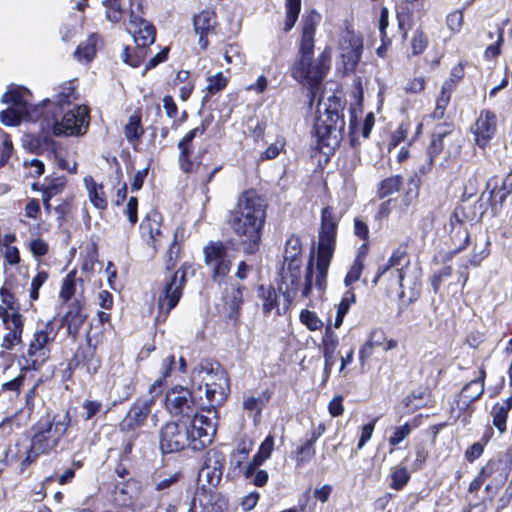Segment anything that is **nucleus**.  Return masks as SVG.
Wrapping results in <instances>:
<instances>
[{"label": "nucleus", "mask_w": 512, "mask_h": 512, "mask_svg": "<svg viewBox=\"0 0 512 512\" xmlns=\"http://www.w3.org/2000/svg\"><path fill=\"white\" fill-rule=\"evenodd\" d=\"M76 91L72 82L58 88L53 100H43L40 112V127L43 134L31 140V147L37 151L54 149V136H79L86 133L89 125V110L86 106L74 104Z\"/></svg>", "instance_id": "nucleus-1"}, {"label": "nucleus", "mask_w": 512, "mask_h": 512, "mask_svg": "<svg viewBox=\"0 0 512 512\" xmlns=\"http://www.w3.org/2000/svg\"><path fill=\"white\" fill-rule=\"evenodd\" d=\"M319 15H310L302 21V36L296 60L291 67V76L300 83L309 86V96L314 99L318 86L326 77L331 62L330 51L325 49L316 59L314 54V36Z\"/></svg>", "instance_id": "nucleus-2"}, {"label": "nucleus", "mask_w": 512, "mask_h": 512, "mask_svg": "<svg viewBox=\"0 0 512 512\" xmlns=\"http://www.w3.org/2000/svg\"><path fill=\"white\" fill-rule=\"evenodd\" d=\"M340 102L334 101L327 105L318 103V117L314 124L317 148L325 155L332 154L343 137L345 128L344 116L340 114Z\"/></svg>", "instance_id": "nucleus-3"}, {"label": "nucleus", "mask_w": 512, "mask_h": 512, "mask_svg": "<svg viewBox=\"0 0 512 512\" xmlns=\"http://www.w3.org/2000/svg\"><path fill=\"white\" fill-rule=\"evenodd\" d=\"M71 418L69 412L54 415L52 418L47 416L41 418L33 425V436L35 448L39 451H45L47 454L55 450L61 439L65 436Z\"/></svg>", "instance_id": "nucleus-4"}, {"label": "nucleus", "mask_w": 512, "mask_h": 512, "mask_svg": "<svg viewBox=\"0 0 512 512\" xmlns=\"http://www.w3.org/2000/svg\"><path fill=\"white\" fill-rule=\"evenodd\" d=\"M190 268V264L184 263L174 273L165 275L158 292V310L160 315L166 317L179 303L187 281V271Z\"/></svg>", "instance_id": "nucleus-5"}, {"label": "nucleus", "mask_w": 512, "mask_h": 512, "mask_svg": "<svg viewBox=\"0 0 512 512\" xmlns=\"http://www.w3.org/2000/svg\"><path fill=\"white\" fill-rule=\"evenodd\" d=\"M301 266L302 264H288L283 265L281 272V282L285 286L284 295L289 301L296 297L300 291L302 297H308L312 290L313 279L316 278V264L311 258L304 277L301 280Z\"/></svg>", "instance_id": "nucleus-6"}, {"label": "nucleus", "mask_w": 512, "mask_h": 512, "mask_svg": "<svg viewBox=\"0 0 512 512\" xmlns=\"http://www.w3.org/2000/svg\"><path fill=\"white\" fill-rule=\"evenodd\" d=\"M266 203L252 191H245L238 199L237 207L231 212L230 224H264Z\"/></svg>", "instance_id": "nucleus-7"}, {"label": "nucleus", "mask_w": 512, "mask_h": 512, "mask_svg": "<svg viewBox=\"0 0 512 512\" xmlns=\"http://www.w3.org/2000/svg\"><path fill=\"white\" fill-rule=\"evenodd\" d=\"M338 48L344 71L346 73L355 72L361 61L364 50L363 36L361 33L356 32L347 25L340 34Z\"/></svg>", "instance_id": "nucleus-8"}, {"label": "nucleus", "mask_w": 512, "mask_h": 512, "mask_svg": "<svg viewBox=\"0 0 512 512\" xmlns=\"http://www.w3.org/2000/svg\"><path fill=\"white\" fill-rule=\"evenodd\" d=\"M336 226H321L319 231L316 260L315 286L323 291L326 288L327 270L336 245Z\"/></svg>", "instance_id": "nucleus-9"}, {"label": "nucleus", "mask_w": 512, "mask_h": 512, "mask_svg": "<svg viewBox=\"0 0 512 512\" xmlns=\"http://www.w3.org/2000/svg\"><path fill=\"white\" fill-rule=\"evenodd\" d=\"M56 335L57 331L54 330L52 320L43 323L34 332L27 350L30 365L34 370H38L49 359V345Z\"/></svg>", "instance_id": "nucleus-10"}, {"label": "nucleus", "mask_w": 512, "mask_h": 512, "mask_svg": "<svg viewBox=\"0 0 512 512\" xmlns=\"http://www.w3.org/2000/svg\"><path fill=\"white\" fill-rule=\"evenodd\" d=\"M195 434L186 422H169L160 431V448L163 453H176L191 447Z\"/></svg>", "instance_id": "nucleus-11"}, {"label": "nucleus", "mask_w": 512, "mask_h": 512, "mask_svg": "<svg viewBox=\"0 0 512 512\" xmlns=\"http://www.w3.org/2000/svg\"><path fill=\"white\" fill-rule=\"evenodd\" d=\"M167 411L174 417L190 420L198 411V403L192 392L183 386H174L165 397Z\"/></svg>", "instance_id": "nucleus-12"}, {"label": "nucleus", "mask_w": 512, "mask_h": 512, "mask_svg": "<svg viewBox=\"0 0 512 512\" xmlns=\"http://www.w3.org/2000/svg\"><path fill=\"white\" fill-rule=\"evenodd\" d=\"M204 262L212 271L214 282H222L231 270L232 262L223 243L210 242L203 249Z\"/></svg>", "instance_id": "nucleus-13"}, {"label": "nucleus", "mask_w": 512, "mask_h": 512, "mask_svg": "<svg viewBox=\"0 0 512 512\" xmlns=\"http://www.w3.org/2000/svg\"><path fill=\"white\" fill-rule=\"evenodd\" d=\"M208 414L213 413V417L207 415L198 414V411L191 417L190 429L195 437L192 442L193 450H201L206 445L212 442L213 436L216 433V417L215 411L208 410Z\"/></svg>", "instance_id": "nucleus-14"}, {"label": "nucleus", "mask_w": 512, "mask_h": 512, "mask_svg": "<svg viewBox=\"0 0 512 512\" xmlns=\"http://www.w3.org/2000/svg\"><path fill=\"white\" fill-rule=\"evenodd\" d=\"M0 318L8 330L3 337L1 346L6 350H11L15 345L22 342L23 316L18 311L9 312L7 309L0 307Z\"/></svg>", "instance_id": "nucleus-15"}, {"label": "nucleus", "mask_w": 512, "mask_h": 512, "mask_svg": "<svg viewBox=\"0 0 512 512\" xmlns=\"http://www.w3.org/2000/svg\"><path fill=\"white\" fill-rule=\"evenodd\" d=\"M497 123V115L493 111L489 109H483L480 111L479 116L472 127L476 144L480 148H485L496 135Z\"/></svg>", "instance_id": "nucleus-16"}, {"label": "nucleus", "mask_w": 512, "mask_h": 512, "mask_svg": "<svg viewBox=\"0 0 512 512\" xmlns=\"http://www.w3.org/2000/svg\"><path fill=\"white\" fill-rule=\"evenodd\" d=\"M512 193V175H507L501 181L499 186V179L497 177H491L486 182L485 190L482 192L480 201H486L491 203L492 209L497 203L502 205L506 198Z\"/></svg>", "instance_id": "nucleus-17"}, {"label": "nucleus", "mask_w": 512, "mask_h": 512, "mask_svg": "<svg viewBox=\"0 0 512 512\" xmlns=\"http://www.w3.org/2000/svg\"><path fill=\"white\" fill-rule=\"evenodd\" d=\"M226 501L219 493L202 488L193 498L189 512H223Z\"/></svg>", "instance_id": "nucleus-18"}, {"label": "nucleus", "mask_w": 512, "mask_h": 512, "mask_svg": "<svg viewBox=\"0 0 512 512\" xmlns=\"http://www.w3.org/2000/svg\"><path fill=\"white\" fill-rule=\"evenodd\" d=\"M130 25L132 27L133 39L136 46L148 47L155 42L156 29L153 24L136 15L132 9L130 13Z\"/></svg>", "instance_id": "nucleus-19"}, {"label": "nucleus", "mask_w": 512, "mask_h": 512, "mask_svg": "<svg viewBox=\"0 0 512 512\" xmlns=\"http://www.w3.org/2000/svg\"><path fill=\"white\" fill-rule=\"evenodd\" d=\"M409 264V257L406 251L399 247L396 249L388 260V264L381 267L375 276L373 282L376 284L381 277L386 276L388 271H395L397 282L400 287H404L405 269Z\"/></svg>", "instance_id": "nucleus-20"}, {"label": "nucleus", "mask_w": 512, "mask_h": 512, "mask_svg": "<svg viewBox=\"0 0 512 512\" xmlns=\"http://www.w3.org/2000/svg\"><path fill=\"white\" fill-rule=\"evenodd\" d=\"M216 24L217 16L211 9H204L193 17L194 31L199 36L198 44L202 49L208 47L207 36L214 31Z\"/></svg>", "instance_id": "nucleus-21"}, {"label": "nucleus", "mask_w": 512, "mask_h": 512, "mask_svg": "<svg viewBox=\"0 0 512 512\" xmlns=\"http://www.w3.org/2000/svg\"><path fill=\"white\" fill-rule=\"evenodd\" d=\"M152 401L136 402L128 411L126 417L120 423L123 432L134 431L142 426L150 413Z\"/></svg>", "instance_id": "nucleus-22"}, {"label": "nucleus", "mask_w": 512, "mask_h": 512, "mask_svg": "<svg viewBox=\"0 0 512 512\" xmlns=\"http://www.w3.org/2000/svg\"><path fill=\"white\" fill-rule=\"evenodd\" d=\"M2 103L12 105V108L25 109L28 116V121L37 122L40 117V112L43 111V101L37 105H28L22 94L15 88L8 89L1 97Z\"/></svg>", "instance_id": "nucleus-23"}, {"label": "nucleus", "mask_w": 512, "mask_h": 512, "mask_svg": "<svg viewBox=\"0 0 512 512\" xmlns=\"http://www.w3.org/2000/svg\"><path fill=\"white\" fill-rule=\"evenodd\" d=\"M261 226H237L235 233L237 238L234 239L245 253H254L260 243Z\"/></svg>", "instance_id": "nucleus-24"}, {"label": "nucleus", "mask_w": 512, "mask_h": 512, "mask_svg": "<svg viewBox=\"0 0 512 512\" xmlns=\"http://www.w3.org/2000/svg\"><path fill=\"white\" fill-rule=\"evenodd\" d=\"M484 201L478 200L473 206L463 202L461 205L455 208L453 212V218L458 224H477L482 222L487 211L484 210Z\"/></svg>", "instance_id": "nucleus-25"}, {"label": "nucleus", "mask_w": 512, "mask_h": 512, "mask_svg": "<svg viewBox=\"0 0 512 512\" xmlns=\"http://www.w3.org/2000/svg\"><path fill=\"white\" fill-rule=\"evenodd\" d=\"M432 137L449 142V147L446 150V159L455 158L460 154V136L455 132L453 124L442 123L437 125L432 133Z\"/></svg>", "instance_id": "nucleus-26"}, {"label": "nucleus", "mask_w": 512, "mask_h": 512, "mask_svg": "<svg viewBox=\"0 0 512 512\" xmlns=\"http://www.w3.org/2000/svg\"><path fill=\"white\" fill-rule=\"evenodd\" d=\"M87 313L84 311V304L76 299L73 301L63 318V325L67 327V331L73 337H76L79 330L87 320Z\"/></svg>", "instance_id": "nucleus-27"}, {"label": "nucleus", "mask_w": 512, "mask_h": 512, "mask_svg": "<svg viewBox=\"0 0 512 512\" xmlns=\"http://www.w3.org/2000/svg\"><path fill=\"white\" fill-rule=\"evenodd\" d=\"M217 383L210 384L208 388H205V395L209 402V405L213 408L224 403L227 399L230 387L229 380L226 372H218L216 374Z\"/></svg>", "instance_id": "nucleus-28"}, {"label": "nucleus", "mask_w": 512, "mask_h": 512, "mask_svg": "<svg viewBox=\"0 0 512 512\" xmlns=\"http://www.w3.org/2000/svg\"><path fill=\"white\" fill-rule=\"evenodd\" d=\"M338 346V338L329 327L326 328L322 340V352L324 357V381L329 378L332 368L335 364V351Z\"/></svg>", "instance_id": "nucleus-29"}, {"label": "nucleus", "mask_w": 512, "mask_h": 512, "mask_svg": "<svg viewBox=\"0 0 512 512\" xmlns=\"http://www.w3.org/2000/svg\"><path fill=\"white\" fill-rule=\"evenodd\" d=\"M485 376V371L481 369L480 376L470 381L463 387L460 393L459 403L463 404L465 407H468L471 403L481 397L484 392Z\"/></svg>", "instance_id": "nucleus-30"}, {"label": "nucleus", "mask_w": 512, "mask_h": 512, "mask_svg": "<svg viewBox=\"0 0 512 512\" xmlns=\"http://www.w3.org/2000/svg\"><path fill=\"white\" fill-rule=\"evenodd\" d=\"M66 184V178L64 176L54 177V178H46L44 183L42 184V194H43V204L45 210L50 212L51 204L50 200L60 194Z\"/></svg>", "instance_id": "nucleus-31"}, {"label": "nucleus", "mask_w": 512, "mask_h": 512, "mask_svg": "<svg viewBox=\"0 0 512 512\" xmlns=\"http://www.w3.org/2000/svg\"><path fill=\"white\" fill-rule=\"evenodd\" d=\"M484 479L492 478L495 482H503L508 476L506 463L499 459L490 460L479 472Z\"/></svg>", "instance_id": "nucleus-32"}, {"label": "nucleus", "mask_w": 512, "mask_h": 512, "mask_svg": "<svg viewBox=\"0 0 512 512\" xmlns=\"http://www.w3.org/2000/svg\"><path fill=\"white\" fill-rule=\"evenodd\" d=\"M321 436V432L312 431L311 436L296 450L297 466H304L315 456L314 444Z\"/></svg>", "instance_id": "nucleus-33"}, {"label": "nucleus", "mask_w": 512, "mask_h": 512, "mask_svg": "<svg viewBox=\"0 0 512 512\" xmlns=\"http://www.w3.org/2000/svg\"><path fill=\"white\" fill-rule=\"evenodd\" d=\"M511 408L512 396L506 398L502 403H496L492 408L493 425L500 433L506 431L507 416Z\"/></svg>", "instance_id": "nucleus-34"}, {"label": "nucleus", "mask_w": 512, "mask_h": 512, "mask_svg": "<svg viewBox=\"0 0 512 512\" xmlns=\"http://www.w3.org/2000/svg\"><path fill=\"white\" fill-rule=\"evenodd\" d=\"M450 238L455 245V249L447 253L445 261L451 260L452 256L466 248L469 242V232L466 226H452L450 230Z\"/></svg>", "instance_id": "nucleus-35"}, {"label": "nucleus", "mask_w": 512, "mask_h": 512, "mask_svg": "<svg viewBox=\"0 0 512 512\" xmlns=\"http://www.w3.org/2000/svg\"><path fill=\"white\" fill-rule=\"evenodd\" d=\"M85 183L91 203L98 209H105L107 207V200L103 192V186L98 185L91 177H86Z\"/></svg>", "instance_id": "nucleus-36"}, {"label": "nucleus", "mask_w": 512, "mask_h": 512, "mask_svg": "<svg viewBox=\"0 0 512 512\" xmlns=\"http://www.w3.org/2000/svg\"><path fill=\"white\" fill-rule=\"evenodd\" d=\"M196 372L199 374L205 372L207 374L204 386L205 388H208L210 384L213 385L214 383H217L216 374H218V372L225 371L221 368V366L218 363H212L209 360H203L196 366Z\"/></svg>", "instance_id": "nucleus-37"}, {"label": "nucleus", "mask_w": 512, "mask_h": 512, "mask_svg": "<svg viewBox=\"0 0 512 512\" xmlns=\"http://www.w3.org/2000/svg\"><path fill=\"white\" fill-rule=\"evenodd\" d=\"M23 119L28 120L25 109L9 107L0 112V121L5 126H17Z\"/></svg>", "instance_id": "nucleus-38"}, {"label": "nucleus", "mask_w": 512, "mask_h": 512, "mask_svg": "<svg viewBox=\"0 0 512 512\" xmlns=\"http://www.w3.org/2000/svg\"><path fill=\"white\" fill-rule=\"evenodd\" d=\"M301 10V0H285L286 18L284 32H289L295 26Z\"/></svg>", "instance_id": "nucleus-39"}, {"label": "nucleus", "mask_w": 512, "mask_h": 512, "mask_svg": "<svg viewBox=\"0 0 512 512\" xmlns=\"http://www.w3.org/2000/svg\"><path fill=\"white\" fill-rule=\"evenodd\" d=\"M180 233V229H176L174 232V240L172 244L170 245L165 259V275H168L169 273H174V268L178 263L179 259V252H180V246L178 245V236Z\"/></svg>", "instance_id": "nucleus-40"}, {"label": "nucleus", "mask_w": 512, "mask_h": 512, "mask_svg": "<svg viewBox=\"0 0 512 512\" xmlns=\"http://www.w3.org/2000/svg\"><path fill=\"white\" fill-rule=\"evenodd\" d=\"M96 36L91 35L85 42H82L78 45L76 51L74 52L75 57L79 61L90 62L96 53Z\"/></svg>", "instance_id": "nucleus-41"}, {"label": "nucleus", "mask_w": 512, "mask_h": 512, "mask_svg": "<svg viewBox=\"0 0 512 512\" xmlns=\"http://www.w3.org/2000/svg\"><path fill=\"white\" fill-rule=\"evenodd\" d=\"M483 180L479 170H476L465 181L463 186L462 202H467L470 198L475 196L478 192L480 182Z\"/></svg>", "instance_id": "nucleus-42"}, {"label": "nucleus", "mask_w": 512, "mask_h": 512, "mask_svg": "<svg viewBox=\"0 0 512 512\" xmlns=\"http://www.w3.org/2000/svg\"><path fill=\"white\" fill-rule=\"evenodd\" d=\"M227 86V79L223 76L222 72H218L214 76L208 78V85L206 87L207 94L202 97L201 105L204 106L209 101V96L223 90Z\"/></svg>", "instance_id": "nucleus-43"}, {"label": "nucleus", "mask_w": 512, "mask_h": 512, "mask_svg": "<svg viewBox=\"0 0 512 512\" xmlns=\"http://www.w3.org/2000/svg\"><path fill=\"white\" fill-rule=\"evenodd\" d=\"M402 177L399 175L391 176L380 182L378 186V195L381 198L387 197L399 191L402 185Z\"/></svg>", "instance_id": "nucleus-44"}, {"label": "nucleus", "mask_w": 512, "mask_h": 512, "mask_svg": "<svg viewBox=\"0 0 512 512\" xmlns=\"http://www.w3.org/2000/svg\"><path fill=\"white\" fill-rule=\"evenodd\" d=\"M271 393L266 390L258 397L249 396L243 401V408L247 411H256L260 413L263 407L269 402Z\"/></svg>", "instance_id": "nucleus-45"}, {"label": "nucleus", "mask_w": 512, "mask_h": 512, "mask_svg": "<svg viewBox=\"0 0 512 512\" xmlns=\"http://www.w3.org/2000/svg\"><path fill=\"white\" fill-rule=\"evenodd\" d=\"M259 295L262 297L263 299V304H262V307H263V311L268 314L270 313L274 308H278V305H277V292L276 290L269 286V287H264L263 285H261L259 287Z\"/></svg>", "instance_id": "nucleus-46"}, {"label": "nucleus", "mask_w": 512, "mask_h": 512, "mask_svg": "<svg viewBox=\"0 0 512 512\" xmlns=\"http://www.w3.org/2000/svg\"><path fill=\"white\" fill-rule=\"evenodd\" d=\"M204 465L217 472H222L225 466V455L219 450L210 449L205 455Z\"/></svg>", "instance_id": "nucleus-47"}, {"label": "nucleus", "mask_w": 512, "mask_h": 512, "mask_svg": "<svg viewBox=\"0 0 512 512\" xmlns=\"http://www.w3.org/2000/svg\"><path fill=\"white\" fill-rule=\"evenodd\" d=\"M106 8V18L112 23H118L122 19L123 9L121 0H101Z\"/></svg>", "instance_id": "nucleus-48"}, {"label": "nucleus", "mask_w": 512, "mask_h": 512, "mask_svg": "<svg viewBox=\"0 0 512 512\" xmlns=\"http://www.w3.org/2000/svg\"><path fill=\"white\" fill-rule=\"evenodd\" d=\"M143 134L141 119L137 115L129 117L128 123L125 126V135L128 141L132 142L138 140Z\"/></svg>", "instance_id": "nucleus-49"}, {"label": "nucleus", "mask_w": 512, "mask_h": 512, "mask_svg": "<svg viewBox=\"0 0 512 512\" xmlns=\"http://www.w3.org/2000/svg\"><path fill=\"white\" fill-rule=\"evenodd\" d=\"M243 291L241 287L233 288L230 295L225 298V304L228 306L230 318H235L242 304Z\"/></svg>", "instance_id": "nucleus-50"}, {"label": "nucleus", "mask_w": 512, "mask_h": 512, "mask_svg": "<svg viewBox=\"0 0 512 512\" xmlns=\"http://www.w3.org/2000/svg\"><path fill=\"white\" fill-rule=\"evenodd\" d=\"M410 479V474L405 467H394L391 474L390 487L394 490L402 489Z\"/></svg>", "instance_id": "nucleus-51"}, {"label": "nucleus", "mask_w": 512, "mask_h": 512, "mask_svg": "<svg viewBox=\"0 0 512 512\" xmlns=\"http://www.w3.org/2000/svg\"><path fill=\"white\" fill-rule=\"evenodd\" d=\"M76 273L74 271L70 272L63 280L60 297L63 301H68L76 291Z\"/></svg>", "instance_id": "nucleus-52"}, {"label": "nucleus", "mask_w": 512, "mask_h": 512, "mask_svg": "<svg viewBox=\"0 0 512 512\" xmlns=\"http://www.w3.org/2000/svg\"><path fill=\"white\" fill-rule=\"evenodd\" d=\"M146 48L147 47L137 46L135 55L132 56L129 54V49L125 47L122 53L124 62L132 67H138L146 56Z\"/></svg>", "instance_id": "nucleus-53"}, {"label": "nucleus", "mask_w": 512, "mask_h": 512, "mask_svg": "<svg viewBox=\"0 0 512 512\" xmlns=\"http://www.w3.org/2000/svg\"><path fill=\"white\" fill-rule=\"evenodd\" d=\"M211 487H217L222 479V472H217L203 465L199 472V480H203Z\"/></svg>", "instance_id": "nucleus-54"}, {"label": "nucleus", "mask_w": 512, "mask_h": 512, "mask_svg": "<svg viewBox=\"0 0 512 512\" xmlns=\"http://www.w3.org/2000/svg\"><path fill=\"white\" fill-rule=\"evenodd\" d=\"M413 427L409 423H405L394 429L393 434L389 437L388 442L391 446H397L412 432Z\"/></svg>", "instance_id": "nucleus-55"}, {"label": "nucleus", "mask_w": 512, "mask_h": 512, "mask_svg": "<svg viewBox=\"0 0 512 512\" xmlns=\"http://www.w3.org/2000/svg\"><path fill=\"white\" fill-rule=\"evenodd\" d=\"M425 395L424 389H417L412 391L403 399V404L410 410H416L422 406V400Z\"/></svg>", "instance_id": "nucleus-56"}, {"label": "nucleus", "mask_w": 512, "mask_h": 512, "mask_svg": "<svg viewBox=\"0 0 512 512\" xmlns=\"http://www.w3.org/2000/svg\"><path fill=\"white\" fill-rule=\"evenodd\" d=\"M300 320L311 331L318 330L323 325L322 321L317 317V315L309 310H303L300 313Z\"/></svg>", "instance_id": "nucleus-57"}, {"label": "nucleus", "mask_w": 512, "mask_h": 512, "mask_svg": "<svg viewBox=\"0 0 512 512\" xmlns=\"http://www.w3.org/2000/svg\"><path fill=\"white\" fill-rule=\"evenodd\" d=\"M13 151L12 140L8 135L0 139V167H3L10 159Z\"/></svg>", "instance_id": "nucleus-58"}, {"label": "nucleus", "mask_w": 512, "mask_h": 512, "mask_svg": "<svg viewBox=\"0 0 512 512\" xmlns=\"http://www.w3.org/2000/svg\"><path fill=\"white\" fill-rule=\"evenodd\" d=\"M428 39L423 31L417 30L411 40L413 55L421 54L427 47Z\"/></svg>", "instance_id": "nucleus-59"}, {"label": "nucleus", "mask_w": 512, "mask_h": 512, "mask_svg": "<svg viewBox=\"0 0 512 512\" xmlns=\"http://www.w3.org/2000/svg\"><path fill=\"white\" fill-rule=\"evenodd\" d=\"M449 147V142L436 139V137H431V142L427 148V156L431 158H436L441 152H445Z\"/></svg>", "instance_id": "nucleus-60"}, {"label": "nucleus", "mask_w": 512, "mask_h": 512, "mask_svg": "<svg viewBox=\"0 0 512 512\" xmlns=\"http://www.w3.org/2000/svg\"><path fill=\"white\" fill-rule=\"evenodd\" d=\"M195 138V135L190 130L185 134V136L179 141L178 149L181 152V158L190 157L192 155V141Z\"/></svg>", "instance_id": "nucleus-61"}, {"label": "nucleus", "mask_w": 512, "mask_h": 512, "mask_svg": "<svg viewBox=\"0 0 512 512\" xmlns=\"http://www.w3.org/2000/svg\"><path fill=\"white\" fill-rule=\"evenodd\" d=\"M451 95L441 93L436 100V107L432 113L434 119H441L444 116L445 110L450 102Z\"/></svg>", "instance_id": "nucleus-62"}, {"label": "nucleus", "mask_w": 512, "mask_h": 512, "mask_svg": "<svg viewBox=\"0 0 512 512\" xmlns=\"http://www.w3.org/2000/svg\"><path fill=\"white\" fill-rule=\"evenodd\" d=\"M48 274L44 271L39 272L31 281L30 287V298L37 300L39 297V289L43 283L47 280Z\"/></svg>", "instance_id": "nucleus-63"}, {"label": "nucleus", "mask_w": 512, "mask_h": 512, "mask_svg": "<svg viewBox=\"0 0 512 512\" xmlns=\"http://www.w3.org/2000/svg\"><path fill=\"white\" fill-rule=\"evenodd\" d=\"M179 480V474L174 473L168 477H165L161 480H159L155 485V490L161 492V491H169L173 489Z\"/></svg>", "instance_id": "nucleus-64"}]
</instances>
